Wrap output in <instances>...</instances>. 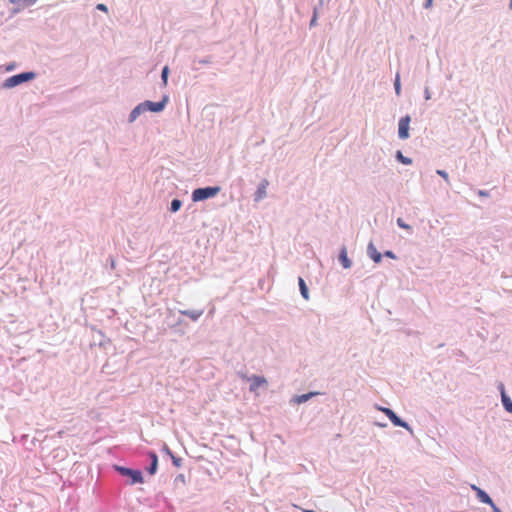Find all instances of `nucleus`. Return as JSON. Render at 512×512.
<instances>
[{
    "label": "nucleus",
    "instance_id": "obj_1",
    "mask_svg": "<svg viewBox=\"0 0 512 512\" xmlns=\"http://www.w3.org/2000/svg\"><path fill=\"white\" fill-rule=\"evenodd\" d=\"M219 191L220 187L198 188L192 192V200L197 202L208 198H212L216 196L219 193Z\"/></svg>",
    "mask_w": 512,
    "mask_h": 512
},
{
    "label": "nucleus",
    "instance_id": "obj_2",
    "mask_svg": "<svg viewBox=\"0 0 512 512\" xmlns=\"http://www.w3.org/2000/svg\"><path fill=\"white\" fill-rule=\"evenodd\" d=\"M34 77H35V74L33 72L20 73V74L11 76L8 79H6L4 86L6 88H12L17 85H20L21 83L32 80Z\"/></svg>",
    "mask_w": 512,
    "mask_h": 512
},
{
    "label": "nucleus",
    "instance_id": "obj_3",
    "mask_svg": "<svg viewBox=\"0 0 512 512\" xmlns=\"http://www.w3.org/2000/svg\"><path fill=\"white\" fill-rule=\"evenodd\" d=\"M116 470L123 476L130 478V484L143 483V476L141 471L132 470L126 467L116 466Z\"/></svg>",
    "mask_w": 512,
    "mask_h": 512
},
{
    "label": "nucleus",
    "instance_id": "obj_4",
    "mask_svg": "<svg viewBox=\"0 0 512 512\" xmlns=\"http://www.w3.org/2000/svg\"><path fill=\"white\" fill-rule=\"evenodd\" d=\"M379 410L390 419L394 426L409 428L408 424L402 421L390 408L380 407Z\"/></svg>",
    "mask_w": 512,
    "mask_h": 512
},
{
    "label": "nucleus",
    "instance_id": "obj_5",
    "mask_svg": "<svg viewBox=\"0 0 512 512\" xmlns=\"http://www.w3.org/2000/svg\"><path fill=\"white\" fill-rule=\"evenodd\" d=\"M409 125L410 117L405 116L399 120L398 134L401 139H407L409 137Z\"/></svg>",
    "mask_w": 512,
    "mask_h": 512
},
{
    "label": "nucleus",
    "instance_id": "obj_6",
    "mask_svg": "<svg viewBox=\"0 0 512 512\" xmlns=\"http://www.w3.org/2000/svg\"><path fill=\"white\" fill-rule=\"evenodd\" d=\"M471 489L476 492V495H477L478 499L482 503H485V504H488L490 506H493L492 499L490 498V496L485 491H483L481 488H479L478 486H476L474 484L471 485Z\"/></svg>",
    "mask_w": 512,
    "mask_h": 512
},
{
    "label": "nucleus",
    "instance_id": "obj_7",
    "mask_svg": "<svg viewBox=\"0 0 512 512\" xmlns=\"http://www.w3.org/2000/svg\"><path fill=\"white\" fill-rule=\"evenodd\" d=\"M166 103V99L160 102H152V101H145L142 104H144L145 111H152V112H160L164 109Z\"/></svg>",
    "mask_w": 512,
    "mask_h": 512
},
{
    "label": "nucleus",
    "instance_id": "obj_8",
    "mask_svg": "<svg viewBox=\"0 0 512 512\" xmlns=\"http://www.w3.org/2000/svg\"><path fill=\"white\" fill-rule=\"evenodd\" d=\"M249 381L250 384V391H256L260 386L266 385L267 381L264 377L261 376H252Z\"/></svg>",
    "mask_w": 512,
    "mask_h": 512
},
{
    "label": "nucleus",
    "instance_id": "obj_9",
    "mask_svg": "<svg viewBox=\"0 0 512 512\" xmlns=\"http://www.w3.org/2000/svg\"><path fill=\"white\" fill-rule=\"evenodd\" d=\"M269 185L268 180L264 179L258 186L256 193H255V200L259 201L263 199L266 196L267 187Z\"/></svg>",
    "mask_w": 512,
    "mask_h": 512
},
{
    "label": "nucleus",
    "instance_id": "obj_10",
    "mask_svg": "<svg viewBox=\"0 0 512 512\" xmlns=\"http://www.w3.org/2000/svg\"><path fill=\"white\" fill-rule=\"evenodd\" d=\"M339 261L345 269L350 268L352 265L351 260L348 258L347 249L345 247H343L340 251Z\"/></svg>",
    "mask_w": 512,
    "mask_h": 512
},
{
    "label": "nucleus",
    "instance_id": "obj_11",
    "mask_svg": "<svg viewBox=\"0 0 512 512\" xmlns=\"http://www.w3.org/2000/svg\"><path fill=\"white\" fill-rule=\"evenodd\" d=\"M368 253L375 263H379L381 261L382 255L380 252L377 251V249L374 247L372 243L368 245Z\"/></svg>",
    "mask_w": 512,
    "mask_h": 512
},
{
    "label": "nucleus",
    "instance_id": "obj_12",
    "mask_svg": "<svg viewBox=\"0 0 512 512\" xmlns=\"http://www.w3.org/2000/svg\"><path fill=\"white\" fill-rule=\"evenodd\" d=\"M501 399H502V403H503V406L505 407V409L508 412L512 413V401L505 393V389H504L503 385L501 386Z\"/></svg>",
    "mask_w": 512,
    "mask_h": 512
},
{
    "label": "nucleus",
    "instance_id": "obj_13",
    "mask_svg": "<svg viewBox=\"0 0 512 512\" xmlns=\"http://www.w3.org/2000/svg\"><path fill=\"white\" fill-rule=\"evenodd\" d=\"M145 112V107H144V104L140 103L139 105H137L133 110L132 112L130 113V116H129V121L130 122H133L135 121L138 116Z\"/></svg>",
    "mask_w": 512,
    "mask_h": 512
},
{
    "label": "nucleus",
    "instance_id": "obj_14",
    "mask_svg": "<svg viewBox=\"0 0 512 512\" xmlns=\"http://www.w3.org/2000/svg\"><path fill=\"white\" fill-rule=\"evenodd\" d=\"M180 313L189 317L191 320L196 321L203 314L202 310H183Z\"/></svg>",
    "mask_w": 512,
    "mask_h": 512
},
{
    "label": "nucleus",
    "instance_id": "obj_15",
    "mask_svg": "<svg viewBox=\"0 0 512 512\" xmlns=\"http://www.w3.org/2000/svg\"><path fill=\"white\" fill-rule=\"evenodd\" d=\"M299 288H300V292H301V295L303 296V298L308 300L309 299L308 288L305 284V281L301 277L299 278Z\"/></svg>",
    "mask_w": 512,
    "mask_h": 512
},
{
    "label": "nucleus",
    "instance_id": "obj_16",
    "mask_svg": "<svg viewBox=\"0 0 512 512\" xmlns=\"http://www.w3.org/2000/svg\"><path fill=\"white\" fill-rule=\"evenodd\" d=\"M314 395H317V393L302 394L300 396H297L296 402L297 403H304V402L308 401Z\"/></svg>",
    "mask_w": 512,
    "mask_h": 512
},
{
    "label": "nucleus",
    "instance_id": "obj_17",
    "mask_svg": "<svg viewBox=\"0 0 512 512\" xmlns=\"http://www.w3.org/2000/svg\"><path fill=\"white\" fill-rule=\"evenodd\" d=\"M396 157L403 164L409 165V164L412 163V160L410 158H407V157L403 156L401 151L397 152Z\"/></svg>",
    "mask_w": 512,
    "mask_h": 512
},
{
    "label": "nucleus",
    "instance_id": "obj_18",
    "mask_svg": "<svg viewBox=\"0 0 512 512\" xmlns=\"http://www.w3.org/2000/svg\"><path fill=\"white\" fill-rule=\"evenodd\" d=\"M151 458H152V463H151V467H150V469H149V472H150V474H154V473H155V471H156V468H157V461H158V460H157V456H156V454H155V453H153V454L151 455Z\"/></svg>",
    "mask_w": 512,
    "mask_h": 512
},
{
    "label": "nucleus",
    "instance_id": "obj_19",
    "mask_svg": "<svg viewBox=\"0 0 512 512\" xmlns=\"http://www.w3.org/2000/svg\"><path fill=\"white\" fill-rule=\"evenodd\" d=\"M182 203L180 200L178 199H174L172 202H171V211L172 212H176L180 209Z\"/></svg>",
    "mask_w": 512,
    "mask_h": 512
},
{
    "label": "nucleus",
    "instance_id": "obj_20",
    "mask_svg": "<svg viewBox=\"0 0 512 512\" xmlns=\"http://www.w3.org/2000/svg\"><path fill=\"white\" fill-rule=\"evenodd\" d=\"M168 74H169V68H168V66H165L163 68L162 74H161L164 85H167Z\"/></svg>",
    "mask_w": 512,
    "mask_h": 512
},
{
    "label": "nucleus",
    "instance_id": "obj_21",
    "mask_svg": "<svg viewBox=\"0 0 512 512\" xmlns=\"http://www.w3.org/2000/svg\"><path fill=\"white\" fill-rule=\"evenodd\" d=\"M394 85H395V92L397 95H399L400 91H401V86H400V77L398 74L396 76Z\"/></svg>",
    "mask_w": 512,
    "mask_h": 512
},
{
    "label": "nucleus",
    "instance_id": "obj_22",
    "mask_svg": "<svg viewBox=\"0 0 512 512\" xmlns=\"http://www.w3.org/2000/svg\"><path fill=\"white\" fill-rule=\"evenodd\" d=\"M397 224L399 227L403 228V229H406V230H411V226L406 224L403 219L401 218H398L397 219Z\"/></svg>",
    "mask_w": 512,
    "mask_h": 512
},
{
    "label": "nucleus",
    "instance_id": "obj_23",
    "mask_svg": "<svg viewBox=\"0 0 512 512\" xmlns=\"http://www.w3.org/2000/svg\"><path fill=\"white\" fill-rule=\"evenodd\" d=\"M437 174L440 175L446 182L449 181L448 174L443 170H437Z\"/></svg>",
    "mask_w": 512,
    "mask_h": 512
},
{
    "label": "nucleus",
    "instance_id": "obj_24",
    "mask_svg": "<svg viewBox=\"0 0 512 512\" xmlns=\"http://www.w3.org/2000/svg\"><path fill=\"white\" fill-rule=\"evenodd\" d=\"M96 8H97L98 10L103 11V12H107V11H108L107 6H106V5H104V4H98V5L96 6Z\"/></svg>",
    "mask_w": 512,
    "mask_h": 512
},
{
    "label": "nucleus",
    "instance_id": "obj_25",
    "mask_svg": "<svg viewBox=\"0 0 512 512\" xmlns=\"http://www.w3.org/2000/svg\"><path fill=\"white\" fill-rule=\"evenodd\" d=\"M316 22H317V14L314 13V16L313 18L311 19L310 21V26H315L316 25Z\"/></svg>",
    "mask_w": 512,
    "mask_h": 512
},
{
    "label": "nucleus",
    "instance_id": "obj_26",
    "mask_svg": "<svg viewBox=\"0 0 512 512\" xmlns=\"http://www.w3.org/2000/svg\"><path fill=\"white\" fill-rule=\"evenodd\" d=\"M433 0H426V3L424 4L425 8H430L432 6Z\"/></svg>",
    "mask_w": 512,
    "mask_h": 512
},
{
    "label": "nucleus",
    "instance_id": "obj_27",
    "mask_svg": "<svg viewBox=\"0 0 512 512\" xmlns=\"http://www.w3.org/2000/svg\"><path fill=\"white\" fill-rule=\"evenodd\" d=\"M385 255H386L387 257H389V258H395V255L393 254V252H392V251H387V252H385Z\"/></svg>",
    "mask_w": 512,
    "mask_h": 512
},
{
    "label": "nucleus",
    "instance_id": "obj_28",
    "mask_svg": "<svg viewBox=\"0 0 512 512\" xmlns=\"http://www.w3.org/2000/svg\"><path fill=\"white\" fill-rule=\"evenodd\" d=\"M430 97H431V96H430V92H429V90H428V89H426V90H425V99H426V100H429V99H430Z\"/></svg>",
    "mask_w": 512,
    "mask_h": 512
},
{
    "label": "nucleus",
    "instance_id": "obj_29",
    "mask_svg": "<svg viewBox=\"0 0 512 512\" xmlns=\"http://www.w3.org/2000/svg\"><path fill=\"white\" fill-rule=\"evenodd\" d=\"M491 507H492V509H493V511H494V512H501V511L499 510V508H497V507L495 506V504H494V503H493V506H491Z\"/></svg>",
    "mask_w": 512,
    "mask_h": 512
},
{
    "label": "nucleus",
    "instance_id": "obj_30",
    "mask_svg": "<svg viewBox=\"0 0 512 512\" xmlns=\"http://www.w3.org/2000/svg\"><path fill=\"white\" fill-rule=\"evenodd\" d=\"M12 3H17L19 0H10Z\"/></svg>",
    "mask_w": 512,
    "mask_h": 512
},
{
    "label": "nucleus",
    "instance_id": "obj_31",
    "mask_svg": "<svg viewBox=\"0 0 512 512\" xmlns=\"http://www.w3.org/2000/svg\"><path fill=\"white\" fill-rule=\"evenodd\" d=\"M510 8L512 9V0H510V4H509Z\"/></svg>",
    "mask_w": 512,
    "mask_h": 512
},
{
    "label": "nucleus",
    "instance_id": "obj_32",
    "mask_svg": "<svg viewBox=\"0 0 512 512\" xmlns=\"http://www.w3.org/2000/svg\"><path fill=\"white\" fill-rule=\"evenodd\" d=\"M305 512H315V511H313V510H305Z\"/></svg>",
    "mask_w": 512,
    "mask_h": 512
}]
</instances>
